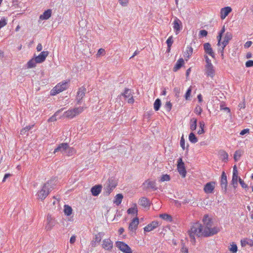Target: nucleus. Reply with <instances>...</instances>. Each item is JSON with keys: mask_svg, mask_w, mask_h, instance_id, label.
Instances as JSON below:
<instances>
[{"mask_svg": "<svg viewBox=\"0 0 253 253\" xmlns=\"http://www.w3.org/2000/svg\"><path fill=\"white\" fill-rule=\"evenodd\" d=\"M188 234L192 243L196 242L195 236L197 237H211L210 232H206L202 224L200 222L194 223L191 227L190 230L188 231Z\"/></svg>", "mask_w": 253, "mask_h": 253, "instance_id": "f257e3e1", "label": "nucleus"}, {"mask_svg": "<svg viewBox=\"0 0 253 253\" xmlns=\"http://www.w3.org/2000/svg\"><path fill=\"white\" fill-rule=\"evenodd\" d=\"M202 222L203 224L202 226L204 227L206 232H210L211 236H212L220 231V228L217 226L212 227V218L209 216L208 214H205L203 216Z\"/></svg>", "mask_w": 253, "mask_h": 253, "instance_id": "f03ea898", "label": "nucleus"}, {"mask_svg": "<svg viewBox=\"0 0 253 253\" xmlns=\"http://www.w3.org/2000/svg\"><path fill=\"white\" fill-rule=\"evenodd\" d=\"M52 183V181H48L43 185L42 189L38 192L37 195L39 199L43 201L46 198L53 188Z\"/></svg>", "mask_w": 253, "mask_h": 253, "instance_id": "7ed1b4c3", "label": "nucleus"}, {"mask_svg": "<svg viewBox=\"0 0 253 253\" xmlns=\"http://www.w3.org/2000/svg\"><path fill=\"white\" fill-rule=\"evenodd\" d=\"M69 82H61L58 84L51 90V95H55L64 90H66L68 87Z\"/></svg>", "mask_w": 253, "mask_h": 253, "instance_id": "20e7f679", "label": "nucleus"}, {"mask_svg": "<svg viewBox=\"0 0 253 253\" xmlns=\"http://www.w3.org/2000/svg\"><path fill=\"white\" fill-rule=\"evenodd\" d=\"M83 111V107L75 108L73 109L68 110V111L64 112V115L67 118L72 119L76 116L81 113Z\"/></svg>", "mask_w": 253, "mask_h": 253, "instance_id": "39448f33", "label": "nucleus"}, {"mask_svg": "<svg viewBox=\"0 0 253 253\" xmlns=\"http://www.w3.org/2000/svg\"><path fill=\"white\" fill-rule=\"evenodd\" d=\"M116 247L124 253H132L131 248L125 243L121 241L116 242Z\"/></svg>", "mask_w": 253, "mask_h": 253, "instance_id": "423d86ee", "label": "nucleus"}, {"mask_svg": "<svg viewBox=\"0 0 253 253\" xmlns=\"http://www.w3.org/2000/svg\"><path fill=\"white\" fill-rule=\"evenodd\" d=\"M177 168L179 173L183 177H185L186 174V170L182 158H179L178 159Z\"/></svg>", "mask_w": 253, "mask_h": 253, "instance_id": "0eeeda50", "label": "nucleus"}, {"mask_svg": "<svg viewBox=\"0 0 253 253\" xmlns=\"http://www.w3.org/2000/svg\"><path fill=\"white\" fill-rule=\"evenodd\" d=\"M86 91V89L84 86H82L79 88L76 96V101L78 104L80 105L82 104L83 98L85 96Z\"/></svg>", "mask_w": 253, "mask_h": 253, "instance_id": "6e6552de", "label": "nucleus"}, {"mask_svg": "<svg viewBox=\"0 0 253 253\" xmlns=\"http://www.w3.org/2000/svg\"><path fill=\"white\" fill-rule=\"evenodd\" d=\"M172 24L175 33L176 35L178 34L182 29V23L181 21L177 17H175Z\"/></svg>", "mask_w": 253, "mask_h": 253, "instance_id": "1a4fd4ad", "label": "nucleus"}, {"mask_svg": "<svg viewBox=\"0 0 253 253\" xmlns=\"http://www.w3.org/2000/svg\"><path fill=\"white\" fill-rule=\"evenodd\" d=\"M220 186L222 190H223L225 192H226L227 191V180L226 174L224 171H222L221 175Z\"/></svg>", "mask_w": 253, "mask_h": 253, "instance_id": "9d476101", "label": "nucleus"}, {"mask_svg": "<svg viewBox=\"0 0 253 253\" xmlns=\"http://www.w3.org/2000/svg\"><path fill=\"white\" fill-rule=\"evenodd\" d=\"M215 182H209L206 184L204 186V190L207 194L212 193L215 188Z\"/></svg>", "mask_w": 253, "mask_h": 253, "instance_id": "9b49d317", "label": "nucleus"}, {"mask_svg": "<svg viewBox=\"0 0 253 253\" xmlns=\"http://www.w3.org/2000/svg\"><path fill=\"white\" fill-rule=\"evenodd\" d=\"M47 224L45 226V229L47 230H50L53 226L56 224V220L53 219L51 215H47Z\"/></svg>", "mask_w": 253, "mask_h": 253, "instance_id": "f8f14e48", "label": "nucleus"}, {"mask_svg": "<svg viewBox=\"0 0 253 253\" xmlns=\"http://www.w3.org/2000/svg\"><path fill=\"white\" fill-rule=\"evenodd\" d=\"M145 186V189H151L153 191H155L157 189L156 186V182L154 181H151L149 179L146 180L143 184Z\"/></svg>", "mask_w": 253, "mask_h": 253, "instance_id": "ddd939ff", "label": "nucleus"}, {"mask_svg": "<svg viewBox=\"0 0 253 253\" xmlns=\"http://www.w3.org/2000/svg\"><path fill=\"white\" fill-rule=\"evenodd\" d=\"M48 52L47 51H42L41 53L37 56H35V58L36 59L37 62L38 63H41L44 62L48 56Z\"/></svg>", "mask_w": 253, "mask_h": 253, "instance_id": "4468645a", "label": "nucleus"}, {"mask_svg": "<svg viewBox=\"0 0 253 253\" xmlns=\"http://www.w3.org/2000/svg\"><path fill=\"white\" fill-rule=\"evenodd\" d=\"M159 225L160 224L158 221H153L150 224H148L146 226H145L144 228V230L145 232H150L158 227Z\"/></svg>", "mask_w": 253, "mask_h": 253, "instance_id": "2eb2a0df", "label": "nucleus"}, {"mask_svg": "<svg viewBox=\"0 0 253 253\" xmlns=\"http://www.w3.org/2000/svg\"><path fill=\"white\" fill-rule=\"evenodd\" d=\"M102 247L106 250L111 251L113 248V242L110 239H104Z\"/></svg>", "mask_w": 253, "mask_h": 253, "instance_id": "dca6fc26", "label": "nucleus"}, {"mask_svg": "<svg viewBox=\"0 0 253 253\" xmlns=\"http://www.w3.org/2000/svg\"><path fill=\"white\" fill-rule=\"evenodd\" d=\"M205 74L207 76L213 78L215 75V70L212 65L205 66Z\"/></svg>", "mask_w": 253, "mask_h": 253, "instance_id": "f3484780", "label": "nucleus"}, {"mask_svg": "<svg viewBox=\"0 0 253 253\" xmlns=\"http://www.w3.org/2000/svg\"><path fill=\"white\" fill-rule=\"evenodd\" d=\"M204 49L205 52L211 56L212 58H214V53L213 51V50L211 47V45L210 43L207 42L204 44L203 45Z\"/></svg>", "mask_w": 253, "mask_h": 253, "instance_id": "a211bd4d", "label": "nucleus"}, {"mask_svg": "<svg viewBox=\"0 0 253 253\" xmlns=\"http://www.w3.org/2000/svg\"><path fill=\"white\" fill-rule=\"evenodd\" d=\"M232 39V34L231 32H227L225 33L224 37V40L222 42L221 45L223 47L225 48L226 45L229 43L230 41Z\"/></svg>", "mask_w": 253, "mask_h": 253, "instance_id": "6ab92c4d", "label": "nucleus"}, {"mask_svg": "<svg viewBox=\"0 0 253 253\" xmlns=\"http://www.w3.org/2000/svg\"><path fill=\"white\" fill-rule=\"evenodd\" d=\"M139 224V219L137 217L133 218L129 223L128 229L130 231H135Z\"/></svg>", "mask_w": 253, "mask_h": 253, "instance_id": "aec40b11", "label": "nucleus"}, {"mask_svg": "<svg viewBox=\"0 0 253 253\" xmlns=\"http://www.w3.org/2000/svg\"><path fill=\"white\" fill-rule=\"evenodd\" d=\"M102 188V185L99 184L93 186L90 190L92 195L94 196H97L101 193Z\"/></svg>", "mask_w": 253, "mask_h": 253, "instance_id": "412c9836", "label": "nucleus"}, {"mask_svg": "<svg viewBox=\"0 0 253 253\" xmlns=\"http://www.w3.org/2000/svg\"><path fill=\"white\" fill-rule=\"evenodd\" d=\"M232 11V8L230 7L227 6L222 8L220 10V18L221 19H224Z\"/></svg>", "mask_w": 253, "mask_h": 253, "instance_id": "4be33fe9", "label": "nucleus"}, {"mask_svg": "<svg viewBox=\"0 0 253 253\" xmlns=\"http://www.w3.org/2000/svg\"><path fill=\"white\" fill-rule=\"evenodd\" d=\"M68 146V143H63L58 145V146L55 148L54 150L53 153L55 154L56 152H60L63 155L64 154L65 149Z\"/></svg>", "mask_w": 253, "mask_h": 253, "instance_id": "5701e85b", "label": "nucleus"}, {"mask_svg": "<svg viewBox=\"0 0 253 253\" xmlns=\"http://www.w3.org/2000/svg\"><path fill=\"white\" fill-rule=\"evenodd\" d=\"M138 204L141 206L146 208L150 206V201L146 197H141L138 201Z\"/></svg>", "mask_w": 253, "mask_h": 253, "instance_id": "b1692460", "label": "nucleus"}, {"mask_svg": "<svg viewBox=\"0 0 253 253\" xmlns=\"http://www.w3.org/2000/svg\"><path fill=\"white\" fill-rule=\"evenodd\" d=\"M106 183L107 185L110 186V187H111L113 189H114L116 188L118 184L117 180L114 177H111L108 178Z\"/></svg>", "mask_w": 253, "mask_h": 253, "instance_id": "393cba45", "label": "nucleus"}, {"mask_svg": "<svg viewBox=\"0 0 253 253\" xmlns=\"http://www.w3.org/2000/svg\"><path fill=\"white\" fill-rule=\"evenodd\" d=\"M184 61L183 58L179 59L176 62L174 67L173 68V71L174 72H176L179 69H180L184 65Z\"/></svg>", "mask_w": 253, "mask_h": 253, "instance_id": "a878e982", "label": "nucleus"}, {"mask_svg": "<svg viewBox=\"0 0 253 253\" xmlns=\"http://www.w3.org/2000/svg\"><path fill=\"white\" fill-rule=\"evenodd\" d=\"M52 10L48 9L45 10L42 14L40 16V19L41 20H47L49 18L51 15Z\"/></svg>", "mask_w": 253, "mask_h": 253, "instance_id": "bb28decb", "label": "nucleus"}, {"mask_svg": "<svg viewBox=\"0 0 253 253\" xmlns=\"http://www.w3.org/2000/svg\"><path fill=\"white\" fill-rule=\"evenodd\" d=\"M238 172L237 168L236 165L233 167V175L231 182H238V179H239Z\"/></svg>", "mask_w": 253, "mask_h": 253, "instance_id": "cd10ccee", "label": "nucleus"}, {"mask_svg": "<svg viewBox=\"0 0 253 253\" xmlns=\"http://www.w3.org/2000/svg\"><path fill=\"white\" fill-rule=\"evenodd\" d=\"M75 149L73 147H69V145L68 144V146L65 149V151L64 155L70 156L73 155L75 153Z\"/></svg>", "mask_w": 253, "mask_h": 253, "instance_id": "c85d7f7f", "label": "nucleus"}, {"mask_svg": "<svg viewBox=\"0 0 253 253\" xmlns=\"http://www.w3.org/2000/svg\"><path fill=\"white\" fill-rule=\"evenodd\" d=\"M241 244L242 247H245L247 245L250 246V247L253 246V240L252 239H246L243 240H241Z\"/></svg>", "mask_w": 253, "mask_h": 253, "instance_id": "c756f323", "label": "nucleus"}, {"mask_svg": "<svg viewBox=\"0 0 253 253\" xmlns=\"http://www.w3.org/2000/svg\"><path fill=\"white\" fill-rule=\"evenodd\" d=\"M197 120L196 118H192L190 120V128L192 131L196 130L197 128Z\"/></svg>", "mask_w": 253, "mask_h": 253, "instance_id": "7c9ffc66", "label": "nucleus"}, {"mask_svg": "<svg viewBox=\"0 0 253 253\" xmlns=\"http://www.w3.org/2000/svg\"><path fill=\"white\" fill-rule=\"evenodd\" d=\"M123 199V195L122 194H118L115 197L114 203L116 205L119 206L121 204Z\"/></svg>", "mask_w": 253, "mask_h": 253, "instance_id": "2f4dec72", "label": "nucleus"}, {"mask_svg": "<svg viewBox=\"0 0 253 253\" xmlns=\"http://www.w3.org/2000/svg\"><path fill=\"white\" fill-rule=\"evenodd\" d=\"M113 190V188L110 187V186L105 183L104 187V195L105 196H109Z\"/></svg>", "mask_w": 253, "mask_h": 253, "instance_id": "473e14b6", "label": "nucleus"}, {"mask_svg": "<svg viewBox=\"0 0 253 253\" xmlns=\"http://www.w3.org/2000/svg\"><path fill=\"white\" fill-rule=\"evenodd\" d=\"M38 63L36 59L34 58H32L30 60L27 64L28 68H32L36 67V64Z\"/></svg>", "mask_w": 253, "mask_h": 253, "instance_id": "72a5a7b5", "label": "nucleus"}, {"mask_svg": "<svg viewBox=\"0 0 253 253\" xmlns=\"http://www.w3.org/2000/svg\"><path fill=\"white\" fill-rule=\"evenodd\" d=\"M137 208L136 204H135L134 205V206L133 207H131L130 208H129L127 211V212L128 214H137Z\"/></svg>", "mask_w": 253, "mask_h": 253, "instance_id": "f704fd0d", "label": "nucleus"}, {"mask_svg": "<svg viewBox=\"0 0 253 253\" xmlns=\"http://www.w3.org/2000/svg\"><path fill=\"white\" fill-rule=\"evenodd\" d=\"M72 209L70 206L67 205L64 206V212L66 215H70L72 214Z\"/></svg>", "mask_w": 253, "mask_h": 253, "instance_id": "c9c22d12", "label": "nucleus"}, {"mask_svg": "<svg viewBox=\"0 0 253 253\" xmlns=\"http://www.w3.org/2000/svg\"><path fill=\"white\" fill-rule=\"evenodd\" d=\"M243 154L242 150H238L235 151L234 154V159L235 161H238Z\"/></svg>", "mask_w": 253, "mask_h": 253, "instance_id": "e433bc0d", "label": "nucleus"}, {"mask_svg": "<svg viewBox=\"0 0 253 253\" xmlns=\"http://www.w3.org/2000/svg\"><path fill=\"white\" fill-rule=\"evenodd\" d=\"M161 106V100L159 98H157L154 103V109L156 111H158Z\"/></svg>", "mask_w": 253, "mask_h": 253, "instance_id": "4c0bfd02", "label": "nucleus"}, {"mask_svg": "<svg viewBox=\"0 0 253 253\" xmlns=\"http://www.w3.org/2000/svg\"><path fill=\"white\" fill-rule=\"evenodd\" d=\"M160 217L167 221H169V222H170L172 221V218L171 217V216L169 214H168L167 213H163V214H161L160 215Z\"/></svg>", "mask_w": 253, "mask_h": 253, "instance_id": "58836bf2", "label": "nucleus"}, {"mask_svg": "<svg viewBox=\"0 0 253 253\" xmlns=\"http://www.w3.org/2000/svg\"><path fill=\"white\" fill-rule=\"evenodd\" d=\"M189 140L192 143L198 142V138L193 132H191L189 135Z\"/></svg>", "mask_w": 253, "mask_h": 253, "instance_id": "ea45409f", "label": "nucleus"}, {"mask_svg": "<svg viewBox=\"0 0 253 253\" xmlns=\"http://www.w3.org/2000/svg\"><path fill=\"white\" fill-rule=\"evenodd\" d=\"M104 235V233L103 232H99L97 234L95 235L93 240L96 241L97 243H99L102 239V237Z\"/></svg>", "mask_w": 253, "mask_h": 253, "instance_id": "a19ab883", "label": "nucleus"}, {"mask_svg": "<svg viewBox=\"0 0 253 253\" xmlns=\"http://www.w3.org/2000/svg\"><path fill=\"white\" fill-rule=\"evenodd\" d=\"M205 123L203 121H201L199 123V126L200 127V129L198 131V133L199 134H202L205 133L204 127H205Z\"/></svg>", "mask_w": 253, "mask_h": 253, "instance_id": "79ce46f5", "label": "nucleus"}, {"mask_svg": "<svg viewBox=\"0 0 253 253\" xmlns=\"http://www.w3.org/2000/svg\"><path fill=\"white\" fill-rule=\"evenodd\" d=\"M122 95L125 98H129L131 95V92L128 88H125V91L122 93Z\"/></svg>", "mask_w": 253, "mask_h": 253, "instance_id": "37998d69", "label": "nucleus"}, {"mask_svg": "<svg viewBox=\"0 0 253 253\" xmlns=\"http://www.w3.org/2000/svg\"><path fill=\"white\" fill-rule=\"evenodd\" d=\"M229 250L233 253H236L238 251V248L236 244L233 243L231 245V247L229 248Z\"/></svg>", "mask_w": 253, "mask_h": 253, "instance_id": "c03bdc74", "label": "nucleus"}, {"mask_svg": "<svg viewBox=\"0 0 253 253\" xmlns=\"http://www.w3.org/2000/svg\"><path fill=\"white\" fill-rule=\"evenodd\" d=\"M173 42V37L172 36H170L167 40L166 43L167 44V46L169 47H171Z\"/></svg>", "mask_w": 253, "mask_h": 253, "instance_id": "a18cd8bd", "label": "nucleus"}, {"mask_svg": "<svg viewBox=\"0 0 253 253\" xmlns=\"http://www.w3.org/2000/svg\"><path fill=\"white\" fill-rule=\"evenodd\" d=\"M191 91H192V88L191 87H190L187 90L186 93L185 94V98L186 100H189L190 97L191 95Z\"/></svg>", "mask_w": 253, "mask_h": 253, "instance_id": "49530a36", "label": "nucleus"}, {"mask_svg": "<svg viewBox=\"0 0 253 253\" xmlns=\"http://www.w3.org/2000/svg\"><path fill=\"white\" fill-rule=\"evenodd\" d=\"M170 176L167 174H163L160 179L161 181H169L170 180Z\"/></svg>", "mask_w": 253, "mask_h": 253, "instance_id": "de8ad7c7", "label": "nucleus"}, {"mask_svg": "<svg viewBox=\"0 0 253 253\" xmlns=\"http://www.w3.org/2000/svg\"><path fill=\"white\" fill-rule=\"evenodd\" d=\"M239 182L243 188L246 189L248 188V185L240 177L239 178Z\"/></svg>", "mask_w": 253, "mask_h": 253, "instance_id": "09e8293b", "label": "nucleus"}, {"mask_svg": "<svg viewBox=\"0 0 253 253\" xmlns=\"http://www.w3.org/2000/svg\"><path fill=\"white\" fill-rule=\"evenodd\" d=\"M7 24V22L4 18H2L0 20V29Z\"/></svg>", "mask_w": 253, "mask_h": 253, "instance_id": "8fccbe9b", "label": "nucleus"}, {"mask_svg": "<svg viewBox=\"0 0 253 253\" xmlns=\"http://www.w3.org/2000/svg\"><path fill=\"white\" fill-rule=\"evenodd\" d=\"M165 107L166 108L168 112H169L171 110V109L172 104L169 101V102H167L166 103Z\"/></svg>", "mask_w": 253, "mask_h": 253, "instance_id": "3c124183", "label": "nucleus"}, {"mask_svg": "<svg viewBox=\"0 0 253 253\" xmlns=\"http://www.w3.org/2000/svg\"><path fill=\"white\" fill-rule=\"evenodd\" d=\"M208 35V32L205 30H202L199 32V36L202 37H206Z\"/></svg>", "mask_w": 253, "mask_h": 253, "instance_id": "603ef678", "label": "nucleus"}, {"mask_svg": "<svg viewBox=\"0 0 253 253\" xmlns=\"http://www.w3.org/2000/svg\"><path fill=\"white\" fill-rule=\"evenodd\" d=\"M187 53L188 54L187 57L189 58V57L192 55L193 52V48L191 46H187Z\"/></svg>", "mask_w": 253, "mask_h": 253, "instance_id": "864d4df0", "label": "nucleus"}, {"mask_svg": "<svg viewBox=\"0 0 253 253\" xmlns=\"http://www.w3.org/2000/svg\"><path fill=\"white\" fill-rule=\"evenodd\" d=\"M205 58L206 60V66L212 65L211 60L209 59L207 55H205Z\"/></svg>", "mask_w": 253, "mask_h": 253, "instance_id": "5fc2aeb1", "label": "nucleus"}, {"mask_svg": "<svg viewBox=\"0 0 253 253\" xmlns=\"http://www.w3.org/2000/svg\"><path fill=\"white\" fill-rule=\"evenodd\" d=\"M222 36L223 35H220V34L218 33V35L217 36V41H218V43H217V45H221V43H222L221 39H222Z\"/></svg>", "mask_w": 253, "mask_h": 253, "instance_id": "6e6d98bb", "label": "nucleus"}, {"mask_svg": "<svg viewBox=\"0 0 253 253\" xmlns=\"http://www.w3.org/2000/svg\"><path fill=\"white\" fill-rule=\"evenodd\" d=\"M180 144L183 150L185 149V140L183 138V136H182L181 138L180 141Z\"/></svg>", "mask_w": 253, "mask_h": 253, "instance_id": "4d7b16f0", "label": "nucleus"}, {"mask_svg": "<svg viewBox=\"0 0 253 253\" xmlns=\"http://www.w3.org/2000/svg\"><path fill=\"white\" fill-rule=\"evenodd\" d=\"M247 67H251L253 66V60H248L246 62Z\"/></svg>", "mask_w": 253, "mask_h": 253, "instance_id": "13d9d810", "label": "nucleus"}, {"mask_svg": "<svg viewBox=\"0 0 253 253\" xmlns=\"http://www.w3.org/2000/svg\"><path fill=\"white\" fill-rule=\"evenodd\" d=\"M105 51L103 48H100L97 53V55L100 56L105 54Z\"/></svg>", "mask_w": 253, "mask_h": 253, "instance_id": "bf43d9fd", "label": "nucleus"}, {"mask_svg": "<svg viewBox=\"0 0 253 253\" xmlns=\"http://www.w3.org/2000/svg\"><path fill=\"white\" fill-rule=\"evenodd\" d=\"M120 1V4L123 6H126L127 5V4L128 3V0H119Z\"/></svg>", "mask_w": 253, "mask_h": 253, "instance_id": "052dcab7", "label": "nucleus"}, {"mask_svg": "<svg viewBox=\"0 0 253 253\" xmlns=\"http://www.w3.org/2000/svg\"><path fill=\"white\" fill-rule=\"evenodd\" d=\"M249 131H250V130L248 128L244 129L242 130H241V131L240 133V134L241 135H244L249 133Z\"/></svg>", "mask_w": 253, "mask_h": 253, "instance_id": "680f3d73", "label": "nucleus"}, {"mask_svg": "<svg viewBox=\"0 0 253 253\" xmlns=\"http://www.w3.org/2000/svg\"><path fill=\"white\" fill-rule=\"evenodd\" d=\"M221 156L222 157V159L223 160H228V155L226 152H223L222 154H221Z\"/></svg>", "mask_w": 253, "mask_h": 253, "instance_id": "e2e57ef3", "label": "nucleus"}, {"mask_svg": "<svg viewBox=\"0 0 253 253\" xmlns=\"http://www.w3.org/2000/svg\"><path fill=\"white\" fill-rule=\"evenodd\" d=\"M11 176V174H10V173H6V174H5L4 175V177H3V178L2 179V182H4L6 181V179L8 178V177H9Z\"/></svg>", "mask_w": 253, "mask_h": 253, "instance_id": "0e129e2a", "label": "nucleus"}, {"mask_svg": "<svg viewBox=\"0 0 253 253\" xmlns=\"http://www.w3.org/2000/svg\"><path fill=\"white\" fill-rule=\"evenodd\" d=\"M34 125H29L25 127V129L26 130V131H28L32 129L34 127Z\"/></svg>", "mask_w": 253, "mask_h": 253, "instance_id": "69168bd1", "label": "nucleus"}, {"mask_svg": "<svg viewBox=\"0 0 253 253\" xmlns=\"http://www.w3.org/2000/svg\"><path fill=\"white\" fill-rule=\"evenodd\" d=\"M252 43H253L252 42L248 41L245 43L244 46L245 48H249V47H250L251 46Z\"/></svg>", "mask_w": 253, "mask_h": 253, "instance_id": "338daca9", "label": "nucleus"}, {"mask_svg": "<svg viewBox=\"0 0 253 253\" xmlns=\"http://www.w3.org/2000/svg\"><path fill=\"white\" fill-rule=\"evenodd\" d=\"M76 241V237L72 236L70 239V243L71 244H74Z\"/></svg>", "mask_w": 253, "mask_h": 253, "instance_id": "774afa93", "label": "nucleus"}]
</instances>
